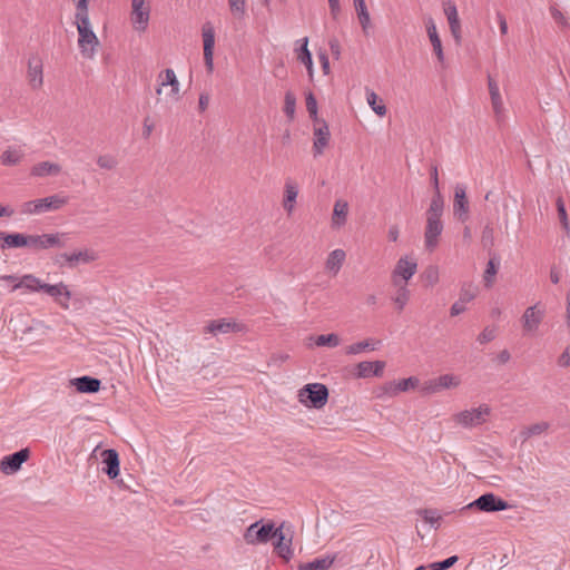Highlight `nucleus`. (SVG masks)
Returning a JSON list of instances; mask_svg holds the SVG:
<instances>
[{
    "mask_svg": "<svg viewBox=\"0 0 570 570\" xmlns=\"http://www.w3.org/2000/svg\"><path fill=\"white\" fill-rule=\"evenodd\" d=\"M425 27H426V32H428L429 39H430L431 45L433 47V51L436 55L438 60L440 62H443L444 61V53H443L442 42H441V39L439 37V33H438L434 20L431 17H429L426 19Z\"/></svg>",
    "mask_w": 570,
    "mask_h": 570,
    "instance_id": "nucleus-24",
    "label": "nucleus"
},
{
    "mask_svg": "<svg viewBox=\"0 0 570 570\" xmlns=\"http://www.w3.org/2000/svg\"><path fill=\"white\" fill-rule=\"evenodd\" d=\"M422 391L426 394H433V393H438L440 392V387L438 385V381L436 380H431L429 382H425L423 387H422Z\"/></svg>",
    "mask_w": 570,
    "mask_h": 570,
    "instance_id": "nucleus-62",
    "label": "nucleus"
},
{
    "mask_svg": "<svg viewBox=\"0 0 570 570\" xmlns=\"http://www.w3.org/2000/svg\"><path fill=\"white\" fill-rule=\"evenodd\" d=\"M550 12H551V16H552V18L554 19V21L557 23L561 24L562 27H567L568 26V21H567L566 17L563 16V13L559 9L552 7L550 9Z\"/></svg>",
    "mask_w": 570,
    "mask_h": 570,
    "instance_id": "nucleus-59",
    "label": "nucleus"
},
{
    "mask_svg": "<svg viewBox=\"0 0 570 570\" xmlns=\"http://www.w3.org/2000/svg\"><path fill=\"white\" fill-rule=\"evenodd\" d=\"M560 367H569L570 366V344L564 348L561 355L557 361Z\"/></svg>",
    "mask_w": 570,
    "mask_h": 570,
    "instance_id": "nucleus-58",
    "label": "nucleus"
},
{
    "mask_svg": "<svg viewBox=\"0 0 570 570\" xmlns=\"http://www.w3.org/2000/svg\"><path fill=\"white\" fill-rule=\"evenodd\" d=\"M557 209H558L559 218H560V222H561L563 228L568 229L569 228L568 215H567L564 203H563L562 198H560V197L557 199Z\"/></svg>",
    "mask_w": 570,
    "mask_h": 570,
    "instance_id": "nucleus-56",
    "label": "nucleus"
},
{
    "mask_svg": "<svg viewBox=\"0 0 570 570\" xmlns=\"http://www.w3.org/2000/svg\"><path fill=\"white\" fill-rule=\"evenodd\" d=\"M488 87H489V94H490L491 105H492L494 116H495L497 120L500 122L504 118L503 100H502V97L500 94L498 82L490 76L488 77Z\"/></svg>",
    "mask_w": 570,
    "mask_h": 570,
    "instance_id": "nucleus-19",
    "label": "nucleus"
},
{
    "mask_svg": "<svg viewBox=\"0 0 570 570\" xmlns=\"http://www.w3.org/2000/svg\"><path fill=\"white\" fill-rule=\"evenodd\" d=\"M549 426L550 425L548 422H538V423H534L532 425L524 428L520 434H521L523 441H527L528 439H530L532 436L540 435V434L544 433L549 429Z\"/></svg>",
    "mask_w": 570,
    "mask_h": 570,
    "instance_id": "nucleus-38",
    "label": "nucleus"
},
{
    "mask_svg": "<svg viewBox=\"0 0 570 570\" xmlns=\"http://www.w3.org/2000/svg\"><path fill=\"white\" fill-rule=\"evenodd\" d=\"M69 202L68 196L55 194L45 198L26 202L21 205L23 215H41L49 212L59 210Z\"/></svg>",
    "mask_w": 570,
    "mask_h": 570,
    "instance_id": "nucleus-2",
    "label": "nucleus"
},
{
    "mask_svg": "<svg viewBox=\"0 0 570 570\" xmlns=\"http://www.w3.org/2000/svg\"><path fill=\"white\" fill-rule=\"evenodd\" d=\"M30 458L28 448L21 449L12 454L6 455L0 461V471L6 475L16 474L20 471L22 464Z\"/></svg>",
    "mask_w": 570,
    "mask_h": 570,
    "instance_id": "nucleus-8",
    "label": "nucleus"
},
{
    "mask_svg": "<svg viewBox=\"0 0 570 570\" xmlns=\"http://www.w3.org/2000/svg\"><path fill=\"white\" fill-rule=\"evenodd\" d=\"M335 560V554L316 558L313 561L301 563L298 570H328Z\"/></svg>",
    "mask_w": 570,
    "mask_h": 570,
    "instance_id": "nucleus-32",
    "label": "nucleus"
},
{
    "mask_svg": "<svg viewBox=\"0 0 570 570\" xmlns=\"http://www.w3.org/2000/svg\"><path fill=\"white\" fill-rule=\"evenodd\" d=\"M228 7L236 20H243L246 17L247 0H228Z\"/></svg>",
    "mask_w": 570,
    "mask_h": 570,
    "instance_id": "nucleus-39",
    "label": "nucleus"
},
{
    "mask_svg": "<svg viewBox=\"0 0 570 570\" xmlns=\"http://www.w3.org/2000/svg\"><path fill=\"white\" fill-rule=\"evenodd\" d=\"M417 514L421 515L426 523H430L435 528L439 525V522L442 519L436 509H421L417 511Z\"/></svg>",
    "mask_w": 570,
    "mask_h": 570,
    "instance_id": "nucleus-44",
    "label": "nucleus"
},
{
    "mask_svg": "<svg viewBox=\"0 0 570 570\" xmlns=\"http://www.w3.org/2000/svg\"><path fill=\"white\" fill-rule=\"evenodd\" d=\"M298 400L307 406L322 409L327 403L328 389L322 383L306 384L298 391Z\"/></svg>",
    "mask_w": 570,
    "mask_h": 570,
    "instance_id": "nucleus-3",
    "label": "nucleus"
},
{
    "mask_svg": "<svg viewBox=\"0 0 570 570\" xmlns=\"http://www.w3.org/2000/svg\"><path fill=\"white\" fill-rule=\"evenodd\" d=\"M328 46H330L332 56L335 59H340V57H341V45H340L338 39L331 38L330 41H328Z\"/></svg>",
    "mask_w": 570,
    "mask_h": 570,
    "instance_id": "nucleus-60",
    "label": "nucleus"
},
{
    "mask_svg": "<svg viewBox=\"0 0 570 570\" xmlns=\"http://www.w3.org/2000/svg\"><path fill=\"white\" fill-rule=\"evenodd\" d=\"M443 11L449 24L460 22L458 9L454 2L448 0L443 2Z\"/></svg>",
    "mask_w": 570,
    "mask_h": 570,
    "instance_id": "nucleus-46",
    "label": "nucleus"
},
{
    "mask_svg": "<svg viewBox=\"0 0 570 570\" xmlns=\"http://www.w3.org/2000/svg\"><path fill=\"white\" fill-rule=\"evenodd\" d=\"M456 561H458V557L452 556L443 561L431 563L430 568L432 570H446V569L451 568Z\"/></svg>",
    "mask_w": 570,
    "mask_h": 570,
    "instance_id": "nucleus-55",
    "label": "nucleus"
},
{
    "mask_svg": "<svg viewBox=\"0 0 570 570\" xmlns=\"http://www.w3.org/2000/svg\"><path fill=\"white\" fill-rule=\"evenodd\" d=\"M348 214V204L345 200L338 199L334 204L333 215H332V226L333 227H342L346 223Z\"/></svg>",
    "mask_w": 570,
    "mask_h": 570,
    "instance_id": "nucleus-30",
    "label": "nucleus"
},
{
    "mask_svg": "<svg viewBox=\"0 0 570 570\" xmlns=\"http://www.w3.org/2000/svg\"><path fill=\"white\" fill-rule=\"evenodd\" d=\"M158 87L156 88V94L160 96L163 94V89L167 86L170 87V97L174 100H179L180 98V83L177 79L175 71L170 68H167L159 72L157 77Z\"/></svg>",
    "mask_w": 570,
    "mask_h": 570,
    "instance_id": "nucleus-11",
    "label": "nucleus"
},
{
    "mask_svg": "<svg viewBox=\"0 0 570 570\" xmlns=\"http://www.w3.org/2000/svg\"><path fill=\"white\" fill-rule=\"evenodd\" d=\"M385 362L383 361H363L356 365V377L366 379L370 376L381 377L383 375Z\"/></svg>",
    "mask_w": 570,
    "mask_h": 570,
    "instance_id": "nucleus-20",
    "label": "nucleus"
},
{
    "mask_svg": "<svg viewBox=\"0 0 570 570\" xmlns=\"http://www.w3.org/2000/svg\"><path fill=\"white\" fill-rule=\"evenodd\" d=\"M65 237V233L29 235V248L39 250L49 249L53 247H63Z\"/></svg>",
    "mask_w": 570,
    "mask_h": 570,
    "instance_id": "nucleus-9",
    "label": "nucleus"
},
{
    "mask_svg": "<svg viewBox=\"0 0 570 570\" xmlns=\"http://www.w3.org/2000/svg\"><path fill=\"white\" fill-rule=\"evenodd\" d=\"M497 336L495 327L487 326L478 336V342L480 344H487L493 341Z\"/></svg>",
    "mask_w": 570,
    "mask_h": 570,
    "instance_id": "nucleus-54",
    "label": "nucleus"
},
{
    "mask_svg": "<svg viewBox=\"0 0 570 570\" xmlns=\"http://www.w3.org/2000/svg\"><path fill=\"white\" fill-rule=\"evenodd\" d=\"M298 195V188L295 181L292 179H287L285 183V197L283 202V206L285 210L291 214L294 209V203Z\"/></svg>",
    "mask_w": 570,
    "mask_h": 570,
    "instance_id": "nucleus-33",
    "label": "nucleus"
},
{
    "mask_svg": "<svg viewBox=\"0 0 570 570\" xmlns=\"http://www.w3.org/2000/svg\"><path fill=\"white\" fill-rule=\"evenodd\" d=\"M61 259L67 262L70 267H73L78 262L89 263L95 261V254L89 250H80L73 254H61L59 256Z\"/></svg>",
    "mask_w": 570,
    "mask_h": 570,
    "instance_id": "nucleus-36",
    "label": "nucleus"
},
{
    "mask_svg": "<svg viewBox=\"0 0 570 570\" xmlns=\"http://www.w3.org/2000/svg\"><path fill=\"white\" fill-rule=\"evenodd\" d=\"M346 258V254L343 249L332 250L325 262V268L334 276L340 272Z\"/></svg>",
    "mask_w": 570,
    "mask_h": 570,
    "instance_id": "nucleus-26",
    "label": "nucleus"
},
{
    "mask_svg": "<svg viewBox=\"0 0 570 570\" xmlns=\"http://www.w3.org/2000/svg\"><path fill=\"white\" fill-rule=\"evenodd\" d=\"M424 282L428 286H434L439 282V269L436 266H429L423 273Z\"/></svg>",
    "mask_w": 570,
    "mask_h": 570,
    "instance_id": "nucleus-51",
    "label": "nucleus"
},
{
    "mask_svg": "<svg viewBox=\"0 0 570 570\" xmlns=\"http://www.w3.org/2000/svg\"><path fill=\"white\" fill-rule=\"evenodd\" d=\"M331 138V132L327 124L322 122L320 127L314 128V142L313 153L314 157L321 156L324 149L327 147Z\"/></svg>",
    "mask_w": 570,
    "mask_h": 570,
    "instance_id": "nucleus-21",
    "label": "nucleus"
},
{
    "mask_svg": "<svg viewBox=\"0 0 570 570\" xmlns=\"http://www.w3.org/2000/svg\"><path fill=\"white\" fill-rule=\"evenodd\" d=\"M202 36L204 42V60L208 72L214 69V47H215V30L212 23L206 22L202 28Z\"/></svg>",
    "mask_w": 570,
    "mask_h": 570,
    "instance_id": "nucleus-14",
    "label": "nucleus"
},
{
    "mask_svg": "<svg viewBox=\"0 0 570 570\" xmlns=\"http://www.w3.org/2000/svg\"><path fill=\"white\" fill-rule=\"evenodd\" d=\"M490 409L488 406H480L478 409L466 410L456 415V421L464 428H472L485 422Z\"/></svg>",
    "mask_w": 570,
    "mask_h": 570,
    "instance_id": "nucleus-15",
    "label": "nucleus"
},
{
    "mask_svg": "<svg viewBox=\"0 0 570 570\" xmlns=\"http://www.w3.org/2000/svg\"><path fill=\"white\" fill-rule=\"evenodd\" d=\"M543 317L544 309L539 308V304L528 307L521 317L524 334L533 335L542 323Z\"/></svg>",
    "mask_w": 570,
    "mask_h": 570,
    "instance_id": "nucleus-10",
    "label": "nucleus"
},
{
    "mask_svg": "<svg viewBox=\"0 0 570 570\" xmlns=\"http://www.w3.org/2000/svg\"><path fill=\"white\" fill-rule=\"evenodd\" d=\"M366 100H367V104L370 105V107L372 108V110L379 115V116H385L386 114V107L384 104H377V100H379V97L377 95L372 91V90H367L366 91Z\"/></svg>",
    "mask_w": 570,
    "mask_h": 570,
    "instance_id": "nucleus-43",
    "label": "nucleus"
},
{
    "mask_svg": "<svg viewBox=\"0 0 570 570\" xmlns=\"http://www.w3.org/2000/svg\"><path fill=\"white\" fill-rule=\"evenodd\" d=\"M416 271L417 263L415 259L401 257L391 274L392 285H407V282L415 275Z\"/></svg>",
    "mask_w": 570,
    "mask_h": 570,
    "instance_id": "nucleus-7",
    "label": "nucleus"
},
{
    "mask_svg": "<svg viewBox=\"0 0 570 570\" xmlns=\"http://www.w3.org/2000/svg\"><path fill=\"white\" fill-rule=\"evenodd\" d=\"M365 350H372L374 351L375 350V346L374 344L372 343V341L370 340H366V341H363V342H358V343H355V344H352V345H348L345 350V353L347 355H356V354H360L362 353L363 351Z\"/></svg>",
    "mask_w": 570,
    "mask_h": 570,
    "instance_id": "nucleus-45",
    "label": "nucleus"
},
{
    "mask_svg": "<svg viewBox=\"0 0 570 570\" xmlns=\"http://www.w3.org/2000/svg\"><path fill=\"white\" fill-rule=\"evenodd\" d=\"M315 344L317 346L336 347L340 344V337L334 333L320 335L316 337Z\"/></svg>",
    "mask_w": 570,
    "mask_h": 570,
    "instance_id": "nucleus-50",
    "label": "nucleus"
},
{
    "mask_svg": "<svg viewBox=\"0 0 570 570\" xmlns=\"http://www.w3.org/2000/svg\"><path fill=\"white\" fill-rule=\"evenodd\" d=\"M131 20L138 31H145L149 21V7L146 0H131Z\"/></svg>",
    "mask_w": 570,
    "mask_h": 570,
    "instance_id": "nucleus-17",
    "label": "nucleus"
},
{
    "mask_svg": "<svg viewBox=\"0 0 570 570\" xmlns=\"http://www.w3.org/2000/svg\"><path fill=\"white\" fill-rule=\"evenodd\" d=\"M510 508V504L497 497L495 494L489 492L480 495L474 501L470 502L468 505H465L462 510H479L482 512H498L503 511Z\"/></svg>",
    "mask_w": 570,
    "mask_h": 570,
    "instance_id": "nucleus-5",
    "label": "nucleus"
},
{
    "mask_svg": "<svg viewBox=\"0 0 570 570\" xmlns=\"http://www.w3.org/2000/svg\"><path fill=\"white\" fill-rule=\"evenodd\" d=\"M276 531L277 528L274 527L273 522L256 521L246 528L244 541L250 546L267 543L275 537Z\"/></svg>",
    "mask_w": 570,
    "mask_h": 570,
    "instance_id": "nucleus-4",
    "label": "nucleus"
},
{
    "mask_svg": "<svg viewBox=\"0 0 570 570\" xmlns=\"http://www.w3.org/2000/svg\"><path fill=\"white\" fill-rule=\"evenodd\" d=\"M276 541L274 542V550L279 558L288 562L293 557V531L283 522L275 533Z\"/></svg>",
    "mask_w": 570,
    "mask_h": 570,
    "instance_id": "nucleus-6",
    "label": "nucleus"
},
{
    "mask_svg": "<svg viewBox=\"0 0 570 570\" xmlns=\"http://www.w3.org/2000/svg\"><path fill=\"white\" fill-rule=\"evenodd\" d=\"M238 328L235 322L227 321L225 318L212 321L206 327L205 332L213 335L226 334Z\"/></svg>",
    "mask_w": 570,
    "mask_h": 570,
    "instance_id": "nucleus-28",
    "label": "nucleus"
},
{
    "mask_svg": "<svg viewBox=\"0 0 570 570\" xmlns=\"http://www.w3.org/2000/svg\"><path fill=\"white\" fill-rule=\"evenodd\" d=\"M443 232V223L441 219L435 218H426V226L424 232V244L425 248L430 252H433L438 244L439 237Z\"/></svg>",
    "mask_w": 570,
    "mask_h": 570,
    "instance_id": "nucleus-16",
    "label": "nucleus"
},
{
    "mask_svg": "<svg viewBox=\"0 0 570 570\" xmlns=\"http://www.w3.org/2000/svg\"><path fill=\"white\" fill-rule=\"evenodd\" d=\"M71 383L80 393H97L101 386L100 380L87 375L73 379Z\"/></svg>",
    "mask_w": 570,
    "mask_h": 570,
    "instance_id": "nucleus-25",
    "label": "nucleus"
},
{
    "mask_svg": "<svg viewBox=\"0 0 570 570\" xmlns=\"http://www.w3.org/2000/svg\"><path fill=\"white\" fill-rule=\"evenodd\" d=\"M27 78L32 89H40L43 85V62L38 55H31L28 59Z\"/></svg>",
    "mask_w": 570,
    "mask_h": 570,
    "instance_id": "nucleus-13",
    "label": "nucleus"
},
{
    "mask_svg": "<svg viewBox=\"0 0 570 570\" xmlns=\"http://www.w3.org/2000/svg\"><path fill=\"white\" fill-rule=\"evenodd\" d=\"M102 462L106 465L102 470L110 478L116 479L119 474V455L114 449L104 450L101 453Z\"/></svg>",
    "mask_w": 570,
    "mask_h": 570,
    "instance_id": "nucleus-23",
    "label": "nucleus"
},
{
    "mask_svg": "<svg viewBox=\"0 0 570 570\" xmlns=\"http://www.w3.org/2000/svg\"><path fill=\"white\" fill-rule=\"evenodd\" d=\"M498 272V267L494 264L493 259L488 262L487 268L484 271L483 279L487 287H490L493 283V277Z\"/></svg>",
    "mask_w": 570,
    "mask_h": 570,
    "instance_id": "nucleus-53",
    "label": "nucleus"
},
{
    "mask_svg": "<svg viewBox=\"0 0 570 570\" xmlns=\"http://www.w3.org/2000/svg\"><path fill=\"white\" fill-rule=\"evenodd\" d=\"M296 107V98L292 91H287L284 98V112L289 120L294 119Z\"/></svg>",
    "mask_w": 570,
    "mask_h": 570,
    "instance_id": "nucleus-47",
    "label": "nucleus"
},
{
    "mask_svg": "<svg viewBox=\"0 0 570 570\" xmlns=\"http://www.w3.org/2000/svg\"><path fill=\"white\" fill-rule=\"evenodd\" d=\"M469 212L466 187L463 184H458L454 188L453 214L459 220L464 223L469 218Z\"/></svg>",
    "mask_w": 570,
    "mask_h": 570,
    "instance_id": "nucleus-12",
    "label": "nucleus"
},
{
    "mask_svg": "<svg viewBox=\"0 0 570 570\" xmlns=\"http://www.w3.org/2000/svg\"><path fill=\"white\" fill-rule=\"evenodd\" d=\"M0 239L2 243L0 244V248L2 250L10 248H24L29 247V235L21 233L8 234L4 232H0Z\"/></svg>",
    "mask_w": 570,
    "mask_h": 570,
    "instance_id": "nucleus-22",
    "label": "nucleus"
},
{
    "mask_svg": "<svg viewBox=\"0 0 570 570\" xmlns=\"http://www.w3.org/2000/svg\"><path fill=\"white\" fill-rule=\"evenodd\" d=\"M45 283L32 274H26L13 285L12 291L26 288L29 292H41Z\"/></svg>",
    "mask_w": 570,
    "mask_h": 570,
    "instance_id": "nucleus-27",
    "label": "nucleus"
},
{
    "mask_svg": "<svg viewBox=\"0 0 570 570\" xmlns=\"http://www.w3.org/2000/svg\"><path fill=\"white\" fill-rule=\"evenodd\" d=\"M60 171V165L50 161H41L31 168V175L36 177L55 176Z\"/></svg>",
    "mask_w": 570,
    "mask_h": 570,
    "instance_id": "nucleus-31",
    "label": "nucleus"
},
{
    "mask_svg": "<svg viewBox=\"0 0 570 570\" xmlns=\"http://www.w3.org/2000/svg\"><path fill=\"white\" fill-rule=\"evenodd\" d=\"M302 42L301 48L298 50L297 59L305 65L309 78H313L314 69H313V60H312V53L307 48L308 45V38L304 37L299 40Z\"/></svg>",
    "mask_w": 570,
    "mask_h": 570,
    "instance_id": "nucleus-35",
    "label": "nucleus"
},
{
    "mask_svg": "<svg viewBox=\"0 0 570 570\" xmlns=\"http://www.w3.org/2000/svg\"><path fill=\"white\" fill-rule=\"evenodd\" d=\"M444 209V202L440 191L432 197L430 207L426 210V218L441 219Z\"/></svg>",
    "mask_w": 570,
    "mask_h": 570,
    "instance_id": "nucleus-37",
    "label": "nucleus"
},
{
    "mask_svg": "<svg viewBox=\"0 0 570 570\" xmlns=\"http://www.w3.org/2000/svg\"><path fill=\"white\" fill-rule=\"evenodd\" d=\"M400 392H406L410 389H414L419 385V379L411 376L407 379H403L397 382Z\"/></svg>",
    "mask_w": 570,
    "mask_h": 570,
    "instance_id": "nucleus-57",
    "label": "nucleus"
},
{
    "mask_svg": "<svg viewBox=\"0 0 570 570\" xmlns=\"http://www.w3.org/2000/svg\"><path fill=\"white\" fill-rule=\"evenodd\" d=\"M481 245L484 249H491L494 245V228L489 222L482 229L481 233Z\"/></svg>",
    "mask_w": 570,
    "mask_h": 570,
    "instance_id": "nucleus-41",
    "label": "nucleus"
},
{
    "mask_svg": "<svg viewBox=\"0 0 570 570\" xmlns=\"http://www.w3.org/2000/svg\"><path fill=\"white\" fill-rule=\"evenodd\" d=\"M478 287L472 284H464L460 292L459 299L463 302L464 304L473 301L478 295Z\"/></svg>",
    "mask_w": 570,
    "mask_h": 570,
    "instance_id": "nucleus-48",
    "label": "nucleus"
},
{
    "mask_svg": "<svg viewBox=\"0 0 570 570\" xmlns=\"http://www.w3.org/2000/svg\"><path fill=\"white\" fill-rule=\"evenodd\" d=\"M357 18L364 33L371 27V17L365 0H353Z\"/></svg>",
    "mask_w": 570,
    "mask_h": 570,
    "instance_id": "nucleus-34",
    "label": "nucleus"
},
{
    "mask_svg": "<svg viewBox=\"0 0 570 570\" xmlns=\"http://www.w3.org/2000/svg\"><path fill=\"white\" fill-rule=\"evenodd\" d=\"M438 385L441 390L456 387L460 384V380L452 374H444L436 379Z\"/></svg>",
    "mask_w": 570,
    "mask_h": 570,
    "instance_id": "nucleus-49",
    "label": "nucleus"
},
{
    "mask_svg": "<svg viewBox=\"0 0 570 570\" xmlns=\"http://www.w3.org/2000/svg\"><path fill=\"white\" fill-rule=\"evenodd\" d=\"M306 109L309 114V117L315 121V122H318V117H317V101H316V98L314 97V95L312 92H308L306 95Z\"/></svg>",
    "mask_w": 570,
    "mask_h": 570,
    "instance_id": "nucleus-52",
    "label": "nucleus"
},
{
    "mask_svg": "<svg viewBox=\"0 0 570 570\" xmlns=\"http://www.w3.org/2000/svg\"><path fill=\"white\" fill-rule=\"evenodd\" d=\"M395 287L394 294L391 296L396 311L402 312L411 298V292L407 285H393Z\"/></svg>",
    "mask_w": 570,
    "mask_h": 570,
    "instance_id": "nucleus-29",
    "label": "nucleus"
},
{
    "mask_svg": "<svg viewBox=\"0 0 570 570\" xmlns=\"http://www.w3.org/2000/svg\"><path fill=\"white\" fill-rule=\"evenodd\" d=\"M465 311V304L461 302L460 299L456 301L450 308L451 316L460 315Z\"/></svg>",
    "mask_w": 570,
    "mask_h": 570,
    "instance_id": "nucleus-64",
    "label": "nucleus"
},
{
    "mask_svg": "<svg viewBox=\"0 0 570 570\" xmlns=\"http://www.w3.org/2000/svg\"><path fill=\"white\" fill-rule=\"evenodd\" d=\"M42 292L47 293L48 295L52 296L57 304L63 309L69 308V301L71 298V293L68 289V286L63 284L62 282L51 285L45 283Z\"/></svg>",
    "mask_w": 570,
    "mask_h": 570,
    "instance_id": "nucleus-18",
    "label": "nucleus"
},
{
    "mask_svg": "<svg viewBox=\"0 0 570 570\" xmlns=\"http://www.w3.org/2000/svg\"><path fill=\"white\" fill-rule=\"evenodd\" d=\"M78 30V46L81 55L87 59H92L96 55L99 40L91 29L89 14L75 16Z\"/></svg>",
    "mask_w": 570,
    "mask_h": 570,
    "instance_id": "nucleus-1",
    "label": "nucleus"
},
{
    "mask_svg": "<svg viewBox=\"0 0 570 570\" xmlns=\"http://www.w3.org/2000/svg\"><path fill=\"white\" fill-rule=\"evenodd\" d=\"M452 37L454 38L456 45L461 43L462 35H461V22L449 24Z\"/></svg>",
    "mask_w": 570,
    "mask_h": 570,
    "instance_id": "nucleus-61",
    "label": "nucleus"
},
{
    "mask_svg": "<svg viewBox=\"0 0 570 570\" xmlns=\"http://www.w3.org/2000/svg\"><path fill=\"white\" fill-rule=\"evenodd\" d=\"M118 164L117 157L111 154H104L97 157V165L101 169L114 170L117 168Z\"/></svg>",
    "mask_w": 570,
    "mask_h": 570,
    "instance_id": "nucleus-42",
    "label": "nucleus"
},
{
    "mask_svg": "<svg viewBox=\"0 0 570 570\" xmlns=\"http://www.w3.org/2000/svg\"><path fill=\"white\" fill-rule=\"evenodd\" d=\"M76 3L75 16H83L88 13V0H73Z\"/></svg>",
    "mask_w": 570,
    "mask_h": 570,
    "instance_id": "nucleus-63",
    "label": "nucleus"
},
{
    "mask_svg": "<svg viewBox=\"0 0 570 570\" xmlns=\"http://www.w3.org/2000/svg\"><path fill=\"white\" fill-rule=\"evenodd\" d=\"M24 154L20 149L8 148L1 155V163L6 166L17 165L22 158Z\"/></svg>",
    "mask_w": 570,
    "mask_h": 570,
    "instance_id": "nucleus-40",
    "label": "nucleus"
}]
</instances>
